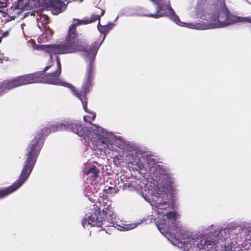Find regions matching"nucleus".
<instances>
[{
    "label": "nucleus",
    "mask_w": 251,
    "mask_h": 251,
    "mask_svg": "<svg viewBox=\"0 0 251 251\" xmlns=\"http://www.w3.org/2000/svg\"><path fill=\"white\" fill-rule=\"evenodd\" d=\"M57 63L56 70L51 73L45 74L51 67L49 65L45 67L43 70L37 71L34 73L19 75L21 85L34 83H43L57 85L65 86L70 87L73 94L78 98L82 102L83 108L86 112H88L87 108V94L89 93L93 85L94 80V65L92 59H90L89 64L87 68L86 72L81 90L77 91L73 86L64 82L59 78L61 73V64L58 56L56 58Z\"/></svg>",
    "instance_id": "f03ea898"
},
{
    "label": "nucleus",
    "mask_w": 251,
    "mask_h": 251,
    "mask_svg": "<svg viewBox=\"0 0 251 251\" xmlns=\"http://www.w3.org/2000/svg\"><path fill=\"white\" fill-rule=\"evenodd\" d=\"M158 226V229L160 230V231L161 233H163V231H162V229L163 228H161V227L159 226V225H158V226Z\"/></svg>",
    "instance_id": "393cba45"
},
{
    "label": "nucleus",
    "mask_w": 251,
    "mask_h": 251,
    "mask_svg": "<svg viewBox=\"0 0 251 251\" xmlns=\"http://www.w3.org/2000/svg\"><path fill=\"white\" fill-rule=\"evenodd\" d=\"M240 16L232 14L229 11L227 17V20L225 22V27L237 23H240Z\"/></svg>",
    "instance_id": "ddd939ff"
},
{
    "label": "nucleus",
    "mask_w": 251,
    "mask_h": 251,
    "mask_svg": "<svg viewBox=\"0 0 251 251\" xmlns=\"http://www.w3.org/2000/svg\"><path fill=\"white\" fill-rule=\"evenodd\" d=\"M22 8H23V7H20L19 4L16 5L15 6V9H22Z\"/></svg>",
    "instance_id": "b1692460"
},
{
    "label": "nucleus",
    "mask_w": 251,
    "mask_h": 251,
    "mask_svg": "<svg viewBox=\"0 0 251 251\" xmlns=\"http://www.w3.org/2000/svg\"><path fill=\"white\" fill-rule=\"evenodd\" d=\"M103 214L105 215L106 220V224L110 225L108 226L115 227V215L114 214L113 210L110 204L104 207L102 209Z\"/></svg>",
    "instance_id": "1a4fd4ad"
},
{
    "label": "nucleus",
    "mask_w": 251,
    "mask_h": 251,
    "mask_svg": "<svg viewBox=\"0 0 251 251\" xmlns=\"http://www.w3.org/2000/svg\"><path fill=\"white\" fill-rule=\"evenodd\" d=\"M200 18L203 20H208V18L206 17L205 16H201Z\"/></svg>",
    "instance_id": "5701e85b"
},
{
    "label": "nucleus",
    "mask_w": 251,
    "mask_h": 251,
    "mask_svg": "<svg viewBox=\"0 0 251 251\" xmlns=\"http://www.w3.org/2000/svg\"><path fill=\"white\" fill-rule=\"evenodd\" d=\"M197 245L200 251H210L216 245V241L214 239H201Z\"/></svg>",
    "instance_id": "9d476101"
},
{
    "label": "nucleus",
    "mask_w": 251,
    "mask_h": 251,
    "mask_svg": "<svg viewBox=\"0 0 251 251\" xmlns=\"http://www.w3.org/2000/svg\"><path fill=\"white\" fill-rule=\"evenodd\" d=\"M44 32L40 36L39 38L42 40L43 42H47L51 39L52 38L53 31L49 27H47L45 26L43 27Z\"/></svg>",
    "instance_id": "f8f14e48"
},
{
    "label": "nucleus",
    "mask_w": 251,
    "mask_h": 251,
    "mask_svg": "<svg viewBox=\"0 0 251 251\" xmlns=\"http://www.w3.org/2000/svg\"><path fill=\"white\" fill-rule=\"evenodd\" d=\"M225 251H243L242 250L239 249L237 248V250H236V248H235L233 250H227L226 249L225 250Z\"/></svg>",
    "instance_id": "4be33fe9"
},
{
    "label": "nucleus",
    "mask_w": 251,
    "mask_h": 251,
    "mask_svg": "<svg viewBox=\"0 0 251 251\" xmlns=\"http://www.w3.org/2000/svg\"><path fill=\"white\" fill-rule=\"evenodd\" d=\"M36 20L39 28L42 30V27L48 24L50 22L49 17L41 12H36Z\"/></svg>",
    "instance_id": "9b49d317"
},
{
    "label": "nucleus",
    "mask_w": 251,
    "mask_h": 251,
    "mask_svg": "<svg viewBox=\"0 0 251 251\" xmlns=\"http://www.w3.org/2000/svg\"><path fill=\"white\" fill-rule=\"evenodd\" d=\"M0 62H1V63H2V59H0Z\"/></svg>",
    "instance_id": "c85d7f7f"
},
{
    "label": "nucleus",
    "mask_w": 251,
    "mask_h": 251,
    "mask_svg": "<svg viewBox=\"0 0 251 251\" xmlns=\"http://www.w3.org/2000/svg\"><path fill=\"white\" fill-rule=\"evenodd\" d=\"M106 222V220L101 216L100 208H99L95 209L90 215H86L82 221V225L84 228L90 225L91 226L101 227V230H105V228L110 226Z\"/></svg>",
    "instance_id": "20e7f679"
},
{
    "label": "nucleus",
    "mask_w": 251,
    "mask_h": 251,
    "mask_svg": "<svg viewBox=\"0 0 251 251\" xmlns=\"http://www.w3.org/2000/svg\"><path fill=\"white\" fill-rule=\"evenodd\" d=\"M91 114H92V117L88 116V118L90 120H92V121H93V120H94L95 119L96 117V114H95V113H92Z\"/></svg>",
    "instance_id": "412c9836"
},
{
    "label": "nucleus",
    "mask_w": 251,
    "mask_h": 251,
    "mask_svg": "<svg viewBox=\"0 0 251 251\" xmlns=\"http://www.w3.org/2000/svg\"><path fill=\"white\" fill-rule=\"evenodd\" d=\"M166 215L169 219H173L175 220L176 219V213L174 211H169L167 213Z\"/></svg>",
    "instance_id": "dca6fc26"
},
{
    "label": "nucleus",
    "mask_w": 251,
    "mask_h": 251,
    "mask_svg": "<svg viewBox=\"0 0 251 251\" xmlns=\"http://www.w3.org/2000/svg\"><path fill=\"white\" fill-rule=\"evenodd\" d=\"M98 29L99 31L105 36L106 34L112 29L113 27V24H110L105 25H101L99 22L98 25Z\"/></svg>",
    "instance_id": "4468645a"
},
{
    "label": "nucleus",
    "mask_w": 251,
    "mask_h": 251,
    "mask_svg": "<svg viewBox=\"0 0 251 251\" xmlns=\"http://www.w3.org/2000/svg\"><path fill=\"white\" fill-rule=\"evenodd\" d=\"M240 23L251 24V17H240Z\"/></svg>",
    "instance_id": "f3484780"
},
{
    "label": "nucleus",
    "mask_w": 251,
    "mask_h": 251,
    "mask_svg": "<svg viewBox=\"0 0 251 251\" xmlns=\"http://www.w3.org/2000/svg\"><path fill=\"white\" fill-rule=\"evenodd\" d=\"M21 86L19 76L11 79H6L0 82V97L10 90Z\"/></svg>",
    "instance_id": "0eeeda50"
},
{
    "label": "nucleus",
    "mask_w": 251,
    "mask_h": 251,
    "mask_svg": "<svg viewBox=\"0 0 251 251\" xmlns=\"http://www.w3.org/2000/svg\"><path fill=\"white\" fill-rule=\"evenodd\" d=\"M83 119H84V121L85 122H87V119H86V118L85 116L83 118Z\"/></svg>",
    "instance_id": "cd10ccee"
},
{
    "label": "nucleus",
    "mask_w": 251,
    "mask_h": 251,
    "mask_svg": "<svg viewBox=\"0 0 251 251\" xmlns=\"http://www.w3.org/2000/svg\"><path fill=\"white\" fill-rule=\"evenodd\" d=\"M7 0H3L2 1L0 0V13H2L3 11L1 10L3 8H5L7 6Z\"/></svg>",
    "instance_id": "a211bd4d"
},
{
    "label": "nucleus",
    "mask_w": 251,
    "mask_h": 251,
    "mask_svg": "<svg viewBox=\"0 0 251 251\" xmlns=\"http://www.w3.org/2000/svg\"><path fill=\"white\" fill-rule=\"evenodd\" d=\"M8 34V33L7 32H4V33L2 34V36H3V37H4V36H5L7 35Z\"/></svg>",
    "instance_id": "a878e982"
},
{
    "label": "nucleus",
    "mask_w": 251,
    "mask_h": 251,
    "mask_svg": "<svg viewBox=\"0 0 251 251\" xmlns=\"http://www.w3.org/2000/svg\"><path fill=\"white\" fill-rule=\"evenodd\" d=\"M157 4V11L155 14H148L147 17L158 18L161 17L165 16L168 14H172V19L177 24L179 23H181L178 16L174 14V11L171 6V4L168 3L166 6L163 5L160 3L161 0H151Z\"/></svg>",
    "instance_id": "39448f33"
},
{
    "label": "nucleus",
    "mask_w": 251,
    "mask_h": 251,
    "mask_svg": "<svg viewBox=\"0 0 251 251\" xmlns=\"http://www.w3.org/2000/svg\"><path fill=\"white\" fill-rule=\"evenodd\" d=\"M166 205V203L165 202H163L162 203L158 202L156 203V206L157 208L160 209H165L166 208L165 206Z\"/></svg>",
    "instance_id": "6ab92c4d"
},
{
    "label": "nucleus",
    "mask_w": 251,
    "mask_h": 251,
    "mask_svg": "<svg viewBox=\"0 0 251 251\" xmlns=\"http://www.w3.org/2000/svg\"><path fill=\"white\" fill-rule=\"evenodd\" d=\"M93 125L94 126V125ZM94 126H95L97 128V132H96V134H99L101 133V131H102V128L96 125H94Z\"/></svg>",
    "instance_id": "aec40b11"
},
{
    "label": "nucleus",
    "mask_w": 251,
    "mask_h": 251,
    "mask_svg": "<svg viewBox=\"0 0 251 251\" xmlns=\"http://www.w3.org/2000/svg\"><path fill=\"white\" fill-rule=\"evenodd\" d=\"M61 130L72 131L79 136V124L64 121L52 124L50 127H44L38 131L26 149V159L19 178L12 185L0 190V199L3 198L13 193L23 184L32 171L44 145L45 137L51 132Z\"/></svg>",
    "instance_id": "f257e3e1"
},
{
    "label": "nucleus",
    "mask_w": 251,
    "mask_h": 251,
    "mask_svg": "<svg viewBox=\"0 0 251 251\" xmlns=\"http://www.w3.org/2000/svg\"><path fill=\"white\" fill-rule=\"evenodd\" d=\"M2 38H3L2 36H0V43L1 42Z\"/></svg>",
    "instance_id": "bb28decb"
},
{
    "label": "nucleus",
    "mask_w": 251,
    "mask_h": 251,
    "mask_svg": "<svg viewBox=\"0 0 251 251\" xmlns=\"http://www.w3.org/2000/svg\"><path fill=\"white\" fill-rule=\"evenodd\" d=\"M229 12L225 2L220 7L216 8L215 14L209 17V20L216 22L214 23V27H225V22L227 20Z\"/></svg>",
    "instance_id": "423d86ee"
},
{
    "label": "nucleus",
    "mask_w": 251,
    "mask_h": 251,
    "mask_svg": "<svg viewBox=\"0 0 251 251\" xmlns=\"http://www.w3.org/2000/svg\"><path fill=\"white\" fill-rule=\"evenodd\" d=\"M45 1L47 6L50 8L55 15L64 11L67 7V5L61 0H45Z\"/></svg>",
    "instance_id": "6e6552de"
},
{
    "label": "nucleus",
    "mask_w": 251,
    "mask_h": 251,
    "mask_svg": "<svg viewBox=\"0 0 251 251\" xmlns=\"http://www.w3.org/2000/svg\"><path fill=\"white\" fill-rule=\"evenodd\" d=\"M99 173L100 170L95 166H93L88 170L86 174L88 175H90L93 179H96L99 176Z\"/></svg>",
    "instance_id": "2eb2a0df"
},
{
    "label": "nucleus",
    "mask_w": 251,
    "mask_h": 251,
    "mask_svg": "<svg viewBox=\"0 0 251 251\" xmlns=\"http://www.w3.org/2000/svg\"><path fill=\"white\" fill-rule=\"evenodd\" d=\"M104 10L101 9L100 15L93 14L90 18L83 20H75L77 22L72 24L69 27L67 35L64 42L59 44L52 45H44L40 46L39 48L49 53L50 59L52 61L53 55L62 54L73 53L77 51L83 52L87 57L92 59L94 62V58L97 53L100 45L98 42L92 43L90 46L88 45L85 42L81 41L76 31V26L79 25L89 24L97 20H100V17L104 14Z\"/></svg>",
    "instance_id": "7ed1b4c3"
}]
</instances>
